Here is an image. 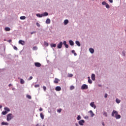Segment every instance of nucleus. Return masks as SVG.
Wrapping results in <instances>:
<instances>
[{"instance_id":"7","label":"nucleus","mask_w":126,"mask_h":126,"mask_svg":"<svg viewBox=\"0 0 126 126\" xmlns=\"http://www.w3.org/2000/svg\"><path fill=\"white\" fill-rule=\"evenodd\" d=\"M90 105L91 107H92L94 109H95L96 107V105H95V104H94V102H91Z\"/></svg>"},{"instance_id":"33","label":"nucleus","mask_w":126,"mask_h":126,"mask_svg":"<svg viewBox=\"0 0 126 126\" xmlns=\"http://www.w3.org/2000/svg\"><path fill=\"white\" fill-rule=\"evenodd\" d=\"M27 97L28 98L30 99H31V98H32L31 96L30 95H29V94L27 95Z\"/></svg>"},{"instance_id":"38","label":"nucleus","mask_w":126,"mask_h":126,"mask_svg":"<svg viewBox=\"0 0 126 126\" xmlns=\"http://www.w3.org/2000/svg\"><path fill=\"white\" fill-rule=\"evenodd\" d=\"M103 115H104V116H105V117H107V112H104V113H103Z\"/></svg>"},{"instance_id":"26","label":"nucleus","mask_w":126,"mask_h":126,"mask_svg":"<svg viewBox=\"0 0 126 126\" xmlns=\"http://www.w3.org/2000/svg\"><path fill=\"white\" fill-rule=\"evenodd\" d=\"M105 7H106V8H107V9L110 8V6H109V5L108 3H106V4H105Z\"/></svg>"},{"instance_id":"36","label":"nucleus","mask_w":126,"mask_h":126,"mask_svg":"<svg viewBox=\"0 0 126 126\" xmlns=\"http://www.w3.org/2000/svg\"><path fill=\"white\" fill-rule=\"evenodd\" d=\"M62 109L61 108H60V109H58L57 112L58 113H61L62 112Z\"/></svg>"},{"instance_id":"9","label":"nucleus","mask_w":126,"mask_h":126,"mask_svg":"<svg viewBox=\"0 0 126 126\" xmlns=\"http://www.w3.org/2000/svg\"><path fill=\"white\" fill-rule=\"evenodd\" d=\"M85 123V121L84 120H80L79 122V124L81 126H83V124Z\"/></svg>"},{"instance_id":"37","label":"nucleus","mask_w":126,"mask_h":126,"mask_svg":"<svg viewBox=\"0 0 126 126\" xmlns=\"http://www.w3.org/2000/svg\"><path fill=\"white\" fill-rule=\"evenodd\" d=\"M43 90H44V91H46V86H43Z\"/></svg>"},{"instance_id":"23","label":"nucleus","mask_w":126,"mask_h":126,"mask_svg":"<svg viewBox=\"0 0 126 126\" xmlns=\"http://www.w3.org/2000/svg\"><path fill=\"white\" fill-rule=\"evenodd\" d=\"M90 113H91V116L92 117H93L94 116V113H93L92 110H90Z\"/></svg>"},{"instance_id":"17","label":"nucleus","mask_w":126,"mask_h":126,"mask_svg":"<svg viewBox=\"0 0 126 126\" xmlns=\"http://www.w3.org/2000/svg\"><path fill=\"white\" fill-rule=\"evenodd\" d=\"M1 125H5V126H8V123H7V122H2L1 123Z\"/></svg>"},{"instance_id":"43","label":"nucleus","mask_w":126,"mask_h":126,"mask_svg":"<svg viewBox=\"0 0 126 126\" xmlns=\"http://www.w3.org/2000/svg\"><path fill=\"white\" fill-rule=\"evenodd\" d=\"M63 44H64V46L67 44L66 41H64V42H63Z\"/></svg>"},{"instance_id":"15","label":"nucleus","mask_w":126,"mask_h":126,"mask_svg":"<svg viewBox=\"0 0 126 126\" xmlns=\"http://www.w3.org/2000/svg\"><path fill=\"white\" fill-rule=\"evenodd\" d=\"M94 49L93 48H90V52L92 53V54H94Z\"/></svg>"},{"instance_id":"3","label":"nucleus","mask_w":126,"mask_h":126,"mask_svg":"<svg viewBox=\"0 0 126 126\" xmlns=\"http://www.w3.org/2000/svg\"><path fill=\"white\" fill-rule=\"evenodd\" d=\"M88 85L86 84H83L81 87L82 90H86V89H88Z\"/></svg>"},{"instance_id":"21","label":"nucleus","mask_w":126,"mask_h":126,"mask_svg":"<svg viewBox=\"0 0 126 126\" xmlns=\"http://www.w3.org/2000/svg\"><path fill=\"white\" fill-rule=\"evenodd\" d=\"M5 30L6 32H9L10 31V29L9 27H6L5 28Z\"/></svg>"},{"instance_id":"27","label":"nucleus","mask_w":126,"mask_h":126,"mask_svg":"<svg viewBox=\"0 0 126 126\" xmlns=\"http://www.w3.org/2000/svg\"><path fill=\"white\" fill-rule=\"evenodd\" d=\"M74 88H75V87L74 86L72 85L70 86V90H73L74 89Z\"/></svg>"},{"instance_id":"14","label":"nucleus","mask_w":126,"mask_h":126,"mask_svg":"<svg viewBox=\"0 0 126 126\" xmlns=\"http://www.w3.org/2000/svg\"><path fill=\"white\" fill-rule=\"evenodd\" d=\"M75 43L78 46L80 47L81 44L79 41H76Z\"/></svg>"},{"instance_id":"34","label":"nucleus","mask_w":126,"mask_h":126,"mask_svg":"<svg viewBox=\"0 0 126 126\" xmlns=\"http://www.w3.org/2000/svg\"><path fill=\"white\" fill-rule=\"evenodd\" d=\"M81 119V116H80V115H79L78 116V117H77V120H78V121H79V120H80Z\"/></svg>"},{"instance_id":"32","label":"nucleus","mask_w":126,"mask_h":126,"mask_svg":"<svg viewBox=\"0 0 126 126\" xmlns=\"http://www.w3.org/2000/svg\"><path fill=\"white\" fill-rule=\"evenodd\" d=\"M40 117L42 119H44V115L42 114V113H40Z\"/></svg>"},{"instance_id":"46","label":"nucleus","mask_w":126,"mask_h":126,"mask_svg":"<svg viewBox=\"0 0 126 126\" xmlns=\"http://www.w3.org/2000/svg\"><path fill=\"white\" fill-rule=\"evenodd\" d=\"M14 49L15 50H17V48L16 46H14Z\"/></svg>"},{"instance_id":"6","label":"nucleus","mask_w":126,"mask_h":126,"mask_svg":"<svg viewBox=\"0 0 126 126\" xmlns=\"http://www.w3.org/2000/svg\"><path fill=\"white\" fill-rule=\"evenodd\" d=\"M19 43L20 44H21L22 45H24L25 44V42L24 41L22 40H20L19 41Z\"/></svg>"},{"instance_id":"11","label":"nucleus","mask_w":126,"mask_h":126,"mask_svg":"<svg viewBox=\"0 0 126 126\" xmlns=\"http://www.w3.org/2000/svg\"><path fill=\"white\" fill-rule=\"evenodd\" d=\"M36 16L38 17H39V18H42V17H43V15H42V14H40L39 13H37V14H36Z\"/></svg>"},{"instance_id":"55","label":"nucleus","mask_w":126,"mask_h":126,"mask_svg":"<svg viewBox=\"0 0 126 126\" xmlns=\"http://www.w3.org/2000/svg\"><path fill=\"white\" fill-rule=\"evenodd\" d=\"M74 54L75 56H77V54L76 53H74Z\"/></svg>"},{"instance_id":"47","label":"nucleus","mask_w":126,"mask_h":126,"mask_svg":"<svg viewBox=\"0 0 126 126\" xmlns=\"http://www.w3.org/2000/svg\"><path fill=\"white\" fill-rule=\"evenodd\" d=\"M36 33V32H31V34L32 35V34H33L34 33Z\"/></svg>"},{"instance_id":"42","label":"nucleus","mask_w":126,"mask_h":126,"mask_svg":"<svg viewBox=\"0 0 126 126\" xmlns=\"http://www.w3.org/2000/svg\"><path fill=\"white\" fill-rule=\"evenodd\" d=\"M32 79V76H30L29 78V80H31Z\"/></svg>"},{"instance_id":"59","label":"nucleus","mask_w":126,"mask_h":126,"mask_svg":"<svg viewBox=\"0 0 126 126\" xmlns=\"http://www.w3.org/2000/svg\"><path fill=\"white\" fill-rule=\"evenodd\" d=\"M93 1H94V0H92Z\"/></svg>"},{"instance_id":"57","label":"nucleus","mask_w":126,"mask_h":126,"mask_svg":"<svg viewBox=\"0 0 126 126\" xmlns=\"http://www.w3.org/2000/svg\"><path fill=\"white\" fill-rule=\"evenodd\" d=\"M2 108L1 105H0V109H1Z\"/></svg>"},{"instance_id":"12","label":"nucleus","mask_w":126,"mask_h":126,"mask_svg":"<svg viewBox=\"0 0 126 126\" xmlns=\"http://www.w3.org/2000/svg\"><path fill=\"white\" fill-rule=\"evenodd\" d=\"M48 15V12H44L42 14V16L43 17H45V16H47Z\"/></svg>"},{"instance_id":"60","label":"nucleus","mask_w":126,"mask_h":126,"mask_svg":"<svg viewBox=\"0 0 126 126\" xmlns=\"http://www.w3.org/2000/svg\"><path fill=\"white\" fill-rule=\"evenodd\" d=\"M43 126H45V125H43Z\"/></svg>"},{"instance_id":"24","label":"nucleus","mask_w":126,"mask_h":126,"mask_svg":"<svg viewBox=\"0 0 126 126\" xmlns=\"http://www.w3.org/2000/svg\"><path fill=\"white\" fill-rule=\"evenodd\" d=\"M4 110L6 112H9L10 111V109H9V108H8V107H5Z\"/></svg>"},{"instance_id":"20","label":"nucleus","mask_w":126,"mask_h":126,"mask_svg":"<svg viewBox=\"0 0 126 126\" xmlns=\"http://www.w3.org/2000/svg\"><path fill=\"white\" fill-rule=\"evenodd\" d=\"M20 19L22 20H25L26 19V16H21L20 17Z\"/></svg>"},{"instance_id":"31","label":"nucleus","mask_w":126,"mask_h":126,"mask_svg":"<svg viewBox=\"0 0 126 126\" xmlns=\"http://www.w3.org/2000/svg\"><path fill=\"white\" fill-rule=\"evenodd\" d=\"M88 82H89L90 84H92L93 81H92V80L91 79H89V80H88Z\"/></svg>"},{"instance_id":"22","label":"nucleus","mask_w":126,"mask_h":126,"mask_svg":"<svg viewBox=\"0 0 126 126\" xmlns=\"http://www.w3.org/2000/svg\"><path fill=\"white\" fill-rule=\"evenodd\" d=\"M20 80H21L20 82L21 84H24L25 83V81L23 80V79L21 78Z\"/></svg>"},{"instance_id":"58","label":"nucleus","mask_w":126,"mask_h":126,"mask_svg":"<svg viewBox=\"0 0 126 126\" xmlns=\"http://www.w3.org/2000/svg\"><path fill=\"white\" fill-rule=\"evenodd\" d=\"M88 79H90V76L88 77Z\"/></svg>"},{"instance_id":"44","label":"nucleus","mask_w":126,"mask_h":126,"mask_svg":"<svg viewBox=\"0 0 126 126\" xmlns=\"http://www.w3.org/2000/svg\"><path fill=\"white\" fill-rule=\"evenodd\" d=\"M65 47L66 48H68V45L66 44L65 45Z\"/></svg>"},{"instance_id":"18","label":"nucleus","mask_w":126,"mask_h":126,"mask_svg":"<svg viewBox=\"0 0 126 126\" xmlns=\"http://www.w3.org/2000/svg\"><path fill=\"white\" fill-rule=\"evenodd\" d=\"M59 80L57 78H55V80H54V83L55 84H58L59 83Z\"/></svg>"},{"instance_id":"39","label":"nucleus","mask_w":126,"mask_h":126,"mask_svg":"<svg viewBox=\"0 0 126 126\" xmlns=\"http://www.w3.org/2000/svg\"><path fill=\"white\" fill-rule=\"evenodd\" d=\"M34 87L35 88H38L39 87V85L38 84L35 85Z\"/></svg>"},{"instance_id":"41","label":"nucleus","mask_w":126,"mask_h":126,"mask_svg":"<svg viewBox=\"0 0 126 126\" xmlns=\"http://www.w3.org/2000/svg\"><path fill=\"white\" fill-rule=\"evenodd\" d=\"M108 97V94H104V97L105 98H107Z\"/></svg>"},{"instance_id":"49","label":"nucleus","mask_w":126,"mask_h":126,"mask_svg":"<svg viewBox=\"0 0 126 126\" xmlns=\"http://www.w3.org/2000/svg\"><path fill=\"white\" fill-rule=\"evenodd\" d=\"M11 41H12V40H11V39H9V40H8V42L9 43H11Z\"/></svg>"},{"instance_id":"50","label":"nucleus","mask_w":126,"mask_h":126,"mask_svg":"<svg viewBox=\"0 0 126 126\" xmlns=\"http://www.w3.org/2000/svg\"><path fill=\"white\" fill-rule=\"evenodd\" d=\"M42 110H43V108H41V107H40V108L39 109V111H42Z\"/></svg>"},{"instance_id":"51","label":"nucleus","mask_w":126,"mask_h":126,"mask_svg":"<svg viewBox=\"0 0 126 126\" xmlns=\"http://www.w3.org/2000/svg\"><path fill=\"white\" fill-rule=\"evenodd\" d=\"M72 53L73 54H74L75 53V50H72Z\"/></svg>"},{"instance_id":"19","label":"nucleus","mask_w":126,"mask_h":126,"mask_svg":"<svg viewBox=\"0 0 126 126\" xmlns=\"http://www.w3.org/2000/svg\"><path fill=\"white\" fill-rule=\"evenodd\" d=\"M57 46L56 44L52 43L51 44V47H54L55 48Z\"/></svg>"},{"instance_id":"54","label":"nucleus","mask_w":126,"mask_h":126,"mask_svg":"<svg viewBox=\"0 0 126 126\" xmlns=\"http://www.w3.org/2000/svg\"><path fill=\"white\" fill-rule=\"evenodd\" d=\"M85 118L86 119H88L89 118V116H86Z\"/></svg>"},{"instance_id":"2","label":"nucleus","mask_w":126,"mask_h":126,"mask_svg":"<svg viewBox=\"0 0 126 126\" xmlns=\"http://www.w3.org/2000/svg\"><path fill=\"white\" fill-rule=\"evenodd\" d=\"M13 117H12V114L11 113H9V114H7V121H10Z\"/></svg>"},{"instance_id":"52","label":"nucleus","mask_w":126,"mask_h":126,"mask_svg":"<svg viewBox=\"0 0 126 126\" xmlns=\"http://www.w3.org/2000/svg\"><path fill=\"white\" fill-rule=\"evenodd\" d=\"M36 49V47H33V50H35Z\"/></svg>"},{"instance_id":"45","label":"nucleus","mask_w":126,"mask_h":126,"mask_svg":"<svg viewBox=\"0 0 126 126\" xmlns=\"http://www.w3.org/2000/svg\"><path fill=\"white\" fill-rule=\"evenodd\" d=\"M108 1H109V2H110L111 3H112L113 2V0H108Z\"/></svg>"},{"instance_id":"48","label":"nucleus","mask_w":126,"mask_h":126,"mask_svg":"<svg viewBox=\"0 0 126 126\" xmlns=\"http://www.w3.org/2000/svg\"><path fill=\"white\" fill-rule=\"evenodd\" d=\"M69 76L70 77H72L73 76V74H70L69 75Z\"/></svg>"},{"instance_id":"16","label":"nucleus","mask_w":126,"mask_h":126,"mask_svg":"<svg viewBox=\"0 0 126 126\" xmlns=\"http://www.w3.org/2000/svg\"><path fill=\"white\" fill-rule=\"evenodd\" d=\"M69 44L71 46H73L74 42L72 40H69Z\"/></svg>"},{"instance_id":"30","label":"nucleus","mask_w":126,"mask_h":126,"mask_svg":"<svg viewBox=\"0 0 126 126\" xmlns=\"http://www.w3.org/2000/svg\"><path fill=\"white\" fill-rule=\"evenodd\" d=\"M44 45H45L46 47H47V46H48L49 44H48V42L45 41V42H44Z\"/></svg>"},{"instance_id":"25","label":"nucleus","mask_w":126,"mask_h":126,"mask_svg":"<svg viewBox=\"0 0 126 126\" xmlns=\"http://www.w3.org/2000/svg\"><path fill=\"white\" fill-rule=\"evenodd\" d=\"M68 23V20H64V25H66Z\"/></svg>"},{"instance_id":"56","label":"nucleus","mask_w":126,"mask_h":126,"mask_svg":"<svg viewBox=\"0 0 126 126\" xmlns=\"http://www.w3.org/2000/svg\"><path fill=\"white\" fill-rule=\"evenodd\" d=\"M12 86V85L11 84H10L9 85V87H11Z\"/></svg>"},{"instance_id":"35","label":"nucleus","mask_w":126,"mask_h":126,"mask_svg":"<svg viewBox=\"0 0 126 126\" xmlns=\"http://www.w3.org/2000/svg\"><path fill=\"white\" fill-rule=\"evenodd\" d=\"M101 4L103 5H105L107 4V3L105 1H102V2L101 3Z\"/></svg>"},{"instance_id":"1","label":"nucleus","mask_w":126,"mask_h":126,"mask_svg":"<svg viewBox=\"0 0 126 126\" xmlns=\"http://www.w3.org/2000/svg\"><path fill=\"white\" fill-rule=\"evenodd\" d=\"M111 116L112 117H115L116 119H119L121 118V115H119L118 114V112L115 110H113V111H112V114H111Z\"/></svg>"},{"instance_id":"29","label":"nucleus","mask_w":126,"mask_h":126,"mask_svg":"<svg viewBox=\"0 0 126 126\" xmlns=\"http://www.w3.org/2000/svg\"><path fill=\"white\" fill-rule=\"evenodd\" d=\"M121 102V100L120 99H118V98H116V103H120Z\"/></svg>"},{"instance_id":"10","label":"nucleus","mask_w":126,"mask_h":126,"mask_svg":"<svg viewBox=\"0 0 126 126\" xmlns=\"http://www.w3.org/2000/svg\"><path fill=\"white\" fill-rule=\"evenodd\" d=\"M95 75L94 74H92V79L93 81H95Z\"/></svg>"},{"instance_id":"53","label":"nucleus","mask_w":126,"mask_h":126,"mask_svg":"<svg viewBox=\"0 0 126 126\" xmlns=\"http://www.w3.org/2000/svg\"><path fill=\"white\" fill-rule=\"evenodd\" d=\"M102 126H105V124H104V122H102Z\"/></svg>"},{"instance_id":"40","label":"nucleus","mask_w":126,"mask_h":126,"mask_svg":"<svg viewBox=\"0 0 126 126\" xmlns=\"http://www.w3.org/2000/svg\"><path fill=\"white\" fill-rule=\"evenodd\" d=\"M36 24L38 27H40V24L38 22H37Z\"/></svg>"},{"instance_id":"8","label":"nucleus","mask_w":126,"mask_h":126,"mask_svg":"<svg viewBox=\"0 0 126 126\" xmlns=\"http://www.w3.org/2000/svg\"><path fill=\"white\" fill-rule=\"evenodd\" d=\"M55 90L56 91L59 92L61 91V88L60 86H57Z\"/></svg>"},{"instance_id":"4","label":"nucleus","mask_w":126,"mask_h":126,"mask_svg":"<svg viewBox=\"0 0 126 126\" xmlns=\"http://www.w3.org/2000/svg\"><path fill=\"white\" fill-rule=\"evenodd\" d=\"M35 65L36 67H40L41 66V64L38 62L35 63Z\"/></svg>"},{"instance_id":"28","label":"nucleus","mask_w":126,"mask_h":126,"mask_svg":"<svg viewBox=\"0 0 126 126\" xmlns=\"http://www.w3.org/2000/svg\"><path fill=\"white\" fill-rule=\"evenodd\" d=\"M7 113V111H2V114L3 115H5Z\"/></svg>"},{"instance_id":"13","label":"nucleus","mask_w":126,"mask_h":126,"mask_svg":"<svg viewBox=\"0 0 126 126\" xmlns=\"http://www.w3.org/2000/svg\"><path fill=\"white\" fill-rule=\"evenodd\" d=\"M50 22H51V20L50 19H47L46 21V23L47 24H50Z\"/></svg>"},{"instance_id":"5","label":"nucleus","mask_w":126,"mask_h":126,"mask_svg":"<svg viewBox=\"0 0 126 126\" xmlns=\"http://www.w3.org/2000/svg\"><path fill=\"white\" fill-rule=\"evenodd\" d=\"M63 42H60V43L58 44V48H59V49H61L62 48V45H63Z\"/></svg>"}]
</instances>
